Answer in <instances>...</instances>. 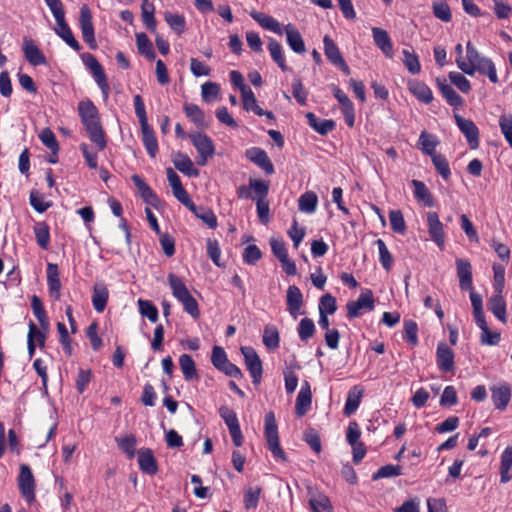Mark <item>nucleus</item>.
Wrapping results in <instances>:
<instances>
[{
	"label": "nucleus",
	"mask_w": 512,
	"mask_h": 512,
	"mask_svg": "<svg viewBox=\"0 0 512 512\" xmlns=\"http://www.w3.org/2000/svg\"><path fill=\"white\" fill-rule=\"evenodd\" d=\"M457 67L465 74L473 76L476 72L486 75L492 83H498L496 68L491 59L481 56L469 41L466 44V59L458 57Z\"/></svg>",
	"instance_id": "nucleus-1"
},
{
	"label": "nucleus",
	"mask_w": 512,
	"mask_h": 512,
	"mask_svg": "<svg viewBox=\"0 0 512 512\" xmlns=\"http://www.w3.org/2000/svg\"><path fill=\"white\" fill-rule=\"evenodd\" d=\"M77 109L89 139L98 147L99 150H104L106 148L107 141L97 107L90 99H86L78 103Z\"/></svg>",
	"instance_id": "nucleus-2"
},
{
	"label": "nucleus",
	"mask_w": 512,
	"mask_h": 512,
	"mask_svg": "<svg viewBox=\"0 0 512 512\" xmlns=\"http://www.w3.org/2000/svg\"><path fill=\"white\" fill-rule=\"evenodd\" d=\"M264 436L268 449L271 451L274 458L286 461V454L282 450L279 442L278 426L276 423L275 414L272 411L265 415Z\"/></svg>",
	"instance_id": "nucleus-3"
},
{
	"label": "nucleus",
	"mask_w": 512,
	"mask_h": 512,
	"mask_svg": "<svg viewBox=\"0 0 512 512\" xmlns=\"http://www.w3.org/2000/svg\"><path fill=\"white\" fill-rule=\"evenodd\" d=\"M81 59L85 67L91 72L95 82L101 90L104 100H107L110 94V87L103 67L91 53L85 52L81 54Z\"/></svg>",
	"instance_id": "nucleus-4"
},
{
	"label": "nucleus",
	"mask_w": 512,
	"mask_h": 512,
	"mask_svg": "<svg viewBox=\"0 0 512 512\" xmlns=\"http://www.w3.org/2000/svg\"><path fill=\"white\" fill-rule=\"evenodd\" d=\"M193 146L199 154L197 163L199 165H205L209 158H212L215 154V146L212 139L201 132L188 134Z\"/></svg>",
	"instance_id": "nucleus-5"
},
{
	"label": "nucleus",
	"mask_w": 512,
	"mask_h": 512,
	"mask_svg": "<svg viewBox=\"0 0 512 512\" xmlns=\"http://www.w3.org/2000/svg\"><path fill=\"white\" fill-rule=\"evenodd\" d=\"M211 362L213 366L227 376L234 378H242L241 370L233 363H231L225 350L220 346H214L212 349Z\"/></svg>",
	"instance_id": "nucleus-6"
},
{
	"label": "nucleus",
	"mask_w": 512,
	"mask_h": 512,
	"mask_svg": "<svg viewBox=\"0 0 512 512\" xmlns=\"http://www.w3.org/2000/svg\"><path fill=\"white\" fill-rule=\"evenodd\" d=\"M347 318L354 319L360 317L363 311H372L374 309V297L370 289H364L356 301H349L346 305Z\"/></svg>",
	"instance_id": "nucleus-7"
},
{
	"label": "nucleus",
	"mask_w": 512,
	"mask_h": 512,
	"mask_svg": "<svg viewBox=\"0 0 512 512\" xmlns=\"http://www.w3.org/2000/svg\"><path fill=\"white\" fill-rule=\"evenodd\" d=\"M79 27L84 42L89 46L90 49L95 50L98 45L95 39L92 13L86 4L82 5L80 8Z\"/></svg>",
	"instance_id": "nucleus-8"
},
{
	"label": "nucleus",
	"mask_w": 512,
	"mask_h": 512,
	"mask_svg": "<svg viewBox=\"0 0 512 512\" xmlns=\"http://www.w3.org/2000/svg\"><path fill=\"white\" fill-rule=\"evenodd\" d=\"M241 353L253 384L258 385L261 382L263 374L261 359L252 347H241Z\"/></svg>",
	"instance_id": "nucleus-9"
},
{
	"label": "nucleus",
	"mask_w": 512,
	"mask_h": 512,
	"mask_svg": "<svg viewBox=\"0 0 512 512\" xmlns=\"http://www.w3.org/2000/svg\"><path fill=\"white\" fill-rule=\"evenodd\" d=\"M18 487L29 504L35 500V479L31 468L26 464L20 466Z\"/></svg>",
	"instance_id": "nucleus-10"
},
{
	"label": "nucleus",
	"mask_w": 512,
	"mask_h": 512,
	"mask_svg": "<svg viewBox=\"0 0 512 512\" xmlns=\"http://www.w3.org/2000/svg\"><path fill=\"white\" fill-rule=\"evenodd\" d=\"M455 122L465 136L471 149L479 147V129L472 120L466 119L458 114L455 115Z\"/></svg>",
	"instance_id": "nucleus-11"
},
{
	"label": "nucleus",
	"mask_w": 512,
	"mask_h": 512,
	"mask_svg": "<svg viewBox=\"0 0 512 512\" xmlns=\"http://www.w3.org/2000/svg\"><path fill=\"white\" fill-rule=\"evenodd\" d=\"M427 227L431 239L437 244L439 248L442 249L445 242V232L443 224L436 212L429 211L427 213Z\"/></svg>",
	"instance_id": "nucleus-12"
},
{
	"label": "nucleus",
	"mask_w": 512,
	"mask_h": 512,
	"mask_svg": "<svg viewBox=\"0 0 512 512\" xmlns=\"http://www.w3.org/2000/svg\"><path fill=\"white\" fill-rule=\"evenodd\" d=\"M245 156L248 160L263 169L266 174L271 175L274 173V166L263 149L259 147L249 148L246 150Z\"/></svg>",
	"instance_id": "nucleus-13"
},
{
	"label": "nucleus",
	"mask_w": 512,
	"mask_h": 512,
	"mask_svg": "<svg viewBox=\"0 0 512 512\" xmlns=\"http://www.w3.org/2000/svg\"><path fill=\"white\" fill-rule=\"evenodd\" d=\"M139 469L148 475H155L158 472V464L153 451L150 448H141L137 451Z\"/></svg>",
	"instance_id": "nucleus-14"
},
{
	"label": "nucleus",
	"mask_w": 512,
	"mask_h": 512,
	"mask_svg": "<svg viewBox=\"0 0 512 512\" xmlns=\"http://www.w3.org/2000/svg\"><path fill=\"white\" fill-rule=\"evenodd\" d=\"M286 304L289 314L296 319L300 315V310L303 306V294L297 286L291 285L288 287Z\"/></svg>",
	"instance_id": "nucleus-15"
},
{
	"label": "nucleus",
	"mask_w": 512,
	"mask_h": 512,
	"mask_svg": "<svg viewBox=\"0 0 512 512\" xmlns=\"http://www.w3.org/2000/svg\"><path fill=\"white\" fill-rule=\"evenodd\" d=\"M436 363L441 372L447 373L454 369V353L447 344H438L436 350Z\"/></svg>",
	"instance_id": "nucleus-16"
},
{
	"label": "nucleus",
	"mask_w": 512,
	"mask_h": 512,
	"mask_svg": "<svg viewBox=\"0 0 512 512\" xmlns=\"http://www.w3.org/2000/svg\"><path fill=\"white\" fill-rule=\"evenodd\" d=\"M26 60L33 66L46 65L47 60L43 52L33 40L25 38L22 47Z\"/></svg>",
	"instance_id": "nucleus-17"
},
{
	"label": "nucleus",
	"mask_w": 512,
	"mask_h": 512,
	"mask_svg": "<svg viewBox=\"0 0 512 512\" xmlns=\"http://www.w3.org/2000/svg\"><path fill=\"white\" fill-rule=\"evenodd\" d=\"M372 37L375 45L383 52L386 57L392 58L394 56L393 43L386 30L379 27H374L372 28Z\"/></svg>",
	"instance_id": "nucleus-18"
},
{
	"label": "nucleus",
	"mask_w": 512,
	"mask_h": 512,
	"mask_svg": "<svg viewBox=\"0 0 512 512\" xmlns=\"http://www.w3.org/2000/svg\"><path fill=\"white\" fill-rule=\"evenodd\" d=\"M47 285L51 297L59 300L61 297V281L59 277L58 266L54 263L47 264Z\"/></svg>",
	"instance_id": "nucleus-19"
},
{
	"label": "nucleus",
	"mask_w": 512,
	"mask_h": 512,
	"mask_svg": "<svg viewBox=\"0 0 512 512\" xmlns=\"http://www.w3.org/2000/svg\"><path fill=\"white\" fill-rule=\"evenodd\" d=\"M311 389L307 381H305L296 398L295 413L297 416H304L311 408Z\"/></svg>",
	"instance_id": "nucleus-20"
},
{
	"label": "nucleus",
	"mask_w": 512,
	"mask_h": 512,
	"mask_svg": "<svg viewBox=\"0 0 512 512\" xmlns=\"http://www.w3.org/2000/svg\"><path fill=\"white\" fill-rule=\"evenodd\" d=\"M408 90L419 101L429 104L433 101V93L431 89L422 81L411 79L407 83Z\"/></svg>",
	"instance_id": "nucleus-21"
},
{
	"label": "nucleus",
	"mask_w": 512,
	"mask_h": 512,
	"mask_svg": "<svg viewBox=\"0 0 512 512\" xmlns=\"http://www.w3.org/2000/svg\"><path fill=\"white\" fill-rule=\"evenodd\" d=\"M457 276L459 278V286L462 290H472V267L468 260H456Z\"/></svg>",
	"instance_id": "nucleus-22"
},
{
	"label": "nucleus",
	"mask_w": 512,
	"mask_h": 512,
	"mask_svg": "<svg viewBox=\"0 0 512 512\" xmlns=\"http://www.w3.org/2000/svg\"><path fill=\"white\" fill-rule=\"evenodd\" d=\"M250 16L264 29L282 35L284 28L282 25L272 16L266 15L262 12L253 10L250 12Z\"/></svg>",
	"instance_id": "nucleus-23"
},
{
	"label": "nucleus",
	"mask_w": 512,
	"mask_h": 512,
	"mask_svg": "<svg viewBox=\"0 0 512 512\" xmlns=\"http://www.w3.org/2000/svg\"><path fill=\"white\" fill-rule=\"evenodd\" d=\"M308 125L320 135H327L336 127V123L332 119H320L314 113L308 112L305 115Z\"/></svg>",
	"instance_id": "nucleus-24"
},
{
	"label": "nucleus",
	"mask_w": 512,
	"mask_h": 512,
	"mask_svg": "<svg viewBox=\"0 0 512 512\" xmlns=\"http://www.w3.org/2000/svg\"><path fill=\"white\" fill-rule=\"evenodd\" d=\"M109 298V291L105 283L97 282L93 287L92 305L96 312L105 310Z\"/></svg>",
	"instance_id": "nucleus-25"
},
{
	"label": "nucleus",
	"mask_w": 512,
	"mask_h": 512,
	"mask_svg": "<svg viewBox=\"0 0 512 512\" xmlns=\"http://www.w3.org/2000/svg\"><path fill=\"white\" fill-rule=\"evenodd\" d=\"M286 34V41L289 47L298 54L305 52V43L300 32L292 24H287L284 27Z\"/></svg>",
	"instance_id": "nucleus-26"
},
{
	"label": "nucleus",
	"mask_w": 512,
	"mask_h": 512,
	"mask_svg": "<svg viewBox=\"0 0 512 512\" xmlns=\"http://www.w3.org/2000/svg\"><path fill=\"white\" fill-rule=\"evenodd\" d=\"M57 27L55 33L73 50L80 51L81 45L75 39L70 27L68 26L65 18L56 21Z\"/></svg>",
	"instance_id": "nucleus-27"
},
{
	"label": "nucleus",
	"mask_w": 512,
	"mask_h": 512,
	"mask_svg": "<svg viewBox=\"0 0 512 512\" xmlns=\"http://www.w3.org/2000/svg\"><path fill=\"white\" fill-rule=\"evenodd\" d=\"M437 85L447 103L453 107H460L464 101L462 97L449 85L444 78H437Z\"/></svg>",
	"instance_id": "nucleus-28"
},
{
	"label": "nucleus",
	"mask_w": 512,
	"mask_h": 512,
	"mask_svg": "<svg viewBox=\"0 0 512 512\" xmlns=\"http://www.w3.org/2000/svg\"><path fill=\"white\" fill-rule=\"evenodd\" d=\"M492 401L494 406L499 410H504L511 399V389L508 385H500L491 389Z\"/></svg>",
	"instance_id": "nucleus-29"
},
{
	"label": "nucleus",
	"mask_w": 512,
	"mask_h": 512,
	"mask_svg": "<svg viewBox=\"0 0 512 512\" xmlns=\"http://www.w3.org/2000/svg\"><path fill=\"white\" fill-rule=\"evenodd\" d=\"M186 117L192 121L197 127L206 128L208 122L206 121L204 111L196 104L185 103L183 106Z\"/></svg>",
	"instance_id": "nucleus-30"
},
{
	"label": "nucleus",
	"mask_w": 512,
	"mask_h": 512,
	"mask_svg": "<svg viewBox=\"0 0 512 512\" xmlns=\"http://www.w3.org/2000/svg\"><path fill=\"white\" fill-rule=\"evenodd\" d=\"M489 310L494 316L503 323L507 321L506 315V302L502 296V293H496L491 296L488 302Z\"/></svg>",
	"instance_id": "nucleus-31"
},
{
	"label": "nucleus",
	"mask_w": 512,
	"mask_h": 512,
	"mask_svg": "<svg viewBox=\"0 0 512 512\" xmlns=\"http://www.w3.org/2000/svg\"><path fill=\"white\" fill-rule=\"evenodd\" d=\"M362 396L363 389L359 386H354L352 389H350L343 410L346 416L352 415L358 409Z\"/></svg>",
	"instance_id": "nucleus-32"
},
{
	"label": "nucleus",
	"mask_w": 512,
	"mask_h": 512,
	"mask_svg": "<svg viewBox=\"0 0 512 512\" xmlns=\"http://www.w3.org/2000/svg\"><path fill=\"white\" fill-rule=\"evenodd\" d=\"M115 442L117 443L118 448L127 456V458L132 459L137 454V439L135 435L127 434L123 437H116Z\"/></svg>",
	"instance_id": "nucleus-33"
},
{
	"label": "nucleus",
	"mask_w": 512,
	"mask_h": 512,
	"mask_svg": "<svg viewBox=\"0 0 512 512\" xmlns=\"http://www.w3.org/2000/svg\"><path fill=\"white\" fill-rule=\"evenodd\" d=\"M173 163L177 170L189 177H197L199 175V170L195 168L192 160L185 154H178Z\"/></svg>",
	"instance_id": "nucleus-34"
},
{
	"label": "nucleus",
	"mask_w": 512,
	"mask_h": 512,
	"mask_svg": "<svg viewBox=\"0 0 512 512\" xmlns=\"http://www.w3.org/2000/svg\"><path fill=\"white\" fill-rule=\"evenodd\" d=\"M155 7L149 0L142 1L141 16L145 27L152 33L156 32L157 22L154 17Z\"/></svg>",
	"instance_id": "nucleus-35"
},
{
	"label": "nucleus",
	"mask_w": 512,
	"mask_h": 512,
	"mask_svg": "<svg viewBox=\"0 0 512 512\" xmlns=\"http://www.w3.org/2000/svg\"><path fill=\"white\" fill-rule=\"evenodd\" d=\"M179 366L186 381L198 379L196 365L190 355L182 354L179 357Z\"/></svg>",
	"instance_id": "nucleus-36"
},
{
	"label": "nucleus",
	"mask_w": 512,
	"mask_h": 512,
	"mask_svg": "<svg viewBox=\"0 0 512 512\" xmlns=\"http://www.w3.org/2000/svg\"><path fill=\"white\" fill-rule=\"evenodd\" d=\"M143 144L150 157L154 158L158 153V141L149 124L141 126Z\"/></svg>",
	"instance_id": "nucleus-37"
},
{
	"label": "nucleus",
	"mask_w": 512,
	"mask_h": 512,
	"mask_svg": "<svg viewBox=\"0 0 512 512\" xmlns=\"http://www.w3.org/2000/svg\"><path fill=\"white\" fill-rule=\"evenodd\" d=\"M318 197L312 191L303 193L298 200V207L301 212L312 214L316 211Z\"/></svg>",
	"instance_id": "nucleus-38"
},
{
	"label": "nucleus",
	"mask_w": 512,
	"mask_h": 512,
	"mask_svg": "<svg viewBox=\"0 0 512 512\" xmlns=\"http://www.w3.org/2000/svg\"><path fill=\"white\" fill-rule=\"evenodd\" d=\"M263 344L268 350H276L280 345L279 331L274 325H267L263 332Z\"/></svg>",
	"instance_id": "nucleus-39"
},
{
	"label": "nucleus",
	"mask_w": 512,
	"mask_h": 512,
	"mask_svg": "<svg viewBox=\"0 0 512 512\" xmlns=\"http://www.w3.org/2000/svg\"><path fill=\"white\" fill-rule=\"evenodd\" d=\"M411 184L414 187V196L422 201L425 206H433V196L425 183L420 180H412Z\"/></svg>",
	"instance_id": "nucleus-40"
},
{
	"label": "nucleus",
	"mask_w": 512,
	"mask_h": 512,
	"mask_svg": "<svg viewBox=\"0 0 512 512\" xmlns=\"http://www.w3.org/2000/svg\"><path fill=\"white\" fill-rule=\"evenodd\" d=\"M251 192L253 195L252 200L255 202L267 199L269 192V182L260 179L250 178Z\"/></svg>",
	"instance_id": "nucleus-41"
},
{
	"label": "nucleus",
	"mask_w": 512,
	"mask_h": 512,
	"mask_svg": "<svg viewBox=\"0 0 512 512\" xmlns=\"http://www.w3.org/2000/svg\"><path fill=\"white\" fill-rule=\"evenodd\" d=\"M31 307H32L34 316L39 321L40 327L43 330H48L49 329V320H48L46 311L44 309V306L38 296H36V295L32 296Z\"/></svg>",
	"instance_id": "nucleus-42"
},
{
	"label": "nucleus",
	"mask_w": 512,
	"mask_h": 512,
	"mask_svg": "<svg viewBox=\"0 0 512 512\" xmlns=\"http://www.w3.org/2000/svg\"><path fill=\"white\" fill-rule=\"evenodd\" d=\"M323 44L325 56L333 65L336 66L339 62L343 60L339 48L328 35L324 36Z\"/></svg>",
	"instance_id": "nucleus-43"
},
{
	"label": "nucleus",
	"mask_w": 512,
	"mask_h": 512,
	"mask_svg": "<svg viewBox=\"0 0 512 512\" xmlns=\"http://www.w3.org/2000/svg\"><path fill=\"white\" fill-rule=\"evenodd\" d=\"M268 50L273 61L281 68L282 71H287L288 67L285 62L282 46L275 39L270 38L268 42Z\"/></svg>",
	"instance_id": "nucleus-44"
},
{
	"label": "nucleus",
	"mask_w": 512,
	"mask_h": 512,
	"mask_svg": "<svg viewBox=\"0 0 512 512\" xmlns=\"http://www.w3.org/2000/svg\"><path fill=\"white\" fill-rule=\"evenodd\" d=\"M33 231L37 244L46 250L50 243V230L47 223L37 222L33 227Z\"/></svg>",
	"instance_id": "nucleus-45"
},
{
	"label": "nucleus",
	"mask_w": 512,
	"mask_h": 512,
	"mask_svg": "<svg viewBox=\"0 0 512 512\" xmlns=\"http://www.w3.org/2000/svg\"><path fill=\"white\" fill-rule=\"evenodd\" d=\"M136 44L140 54L144 55L149 60H154L156 53L153 45L145 33L136 34Z\"/></svg>",
	"instance_id": "nucleus-46"
},
{
	"label": "nucleus",
	"mask_w": 512,
	"mask_h": 512,
	"mask_svg": "<svg viewBox=\"0 0 512 512\" xmlns=\"http://www.w3.org/2000/svg\"><path fill=\"white\" fill-rule=\"evenodd\" d=\"M418 143L420 145V149L424 154H427L430 157H432V155L437 154L435 152V149L439 142L436 136L423 131L419 136Z\"/></svg>",
	"instance_id": "nucleus-47"
},
{
	"label": "nucleus",
	"mask_w": 512,
	"mask_h": 512,
	"mask_svg": "<svg viewBox=\"0 0 512 512\" xmlns=\"http://www.w3.org/2000/svg\"><path fill=\"white\" fill-rule=\"evenodd\" d=\"M165 21L169 25V27L178 35H181L186 30V20L183 15L173 14L170 12H165L164 14Z\"/></svg>",
	"instance_id": "nucleus-48"
},
{
	"label": "nucleus",
	"mask_w": 512,
	"mask_h": 512,
	"mask_svg": "<svg viewBox=\"0 0 512 512\" xmlns=\"http://www.w3.org/2000/svg\"><path fill=\"white\" fill-rule=\"evenodd\" d=\"M137 303L139 313L143 317H146L152 323H156L158 321V309L150 300L139 299Z\"/></svg>",
	"instance_id": "nucleus-49"
},
{
	"label": "nucleus",
	"mask_w": 512,
	"mask_h": 512,
	"mask_svg": "<svg viewBox=\"0 0 512 512\" xmlns=\"http://www.w3.org/2000/svg\"><path fill=\"white\" fill-rule=\"evenodd\" d=\"M190 211L194 213L197 218L202 220L209 228L215 229L217 227V217L211 209L205 207H197L195 205V209Z\"/></svg>",
	"instance_id": "nucleus-50"
},
{
	"label": "nucleus",
	"mask_w": 512,
	"mask_h": 512,
	"mask_svg": "<svg viewBox=\"0 0 512 512\" xmlns=\"http://www.w3.org/2000/svg\"><path fill=\"white\" fill-rule=\"evenodd\" d=\"M167 278L172 294L177 300L189 293V290L180 277L173 273H169Z\"/></svg>",
	"instance_id": "nucleus-51"
},
{
	"label": "nucleus",
	"mask_w": 512,
	"mask_h": 512,
	"mask_svg": "<svg viewBox=\"0 0 512 512\" xmlns=\"http://www.w3.org/2000/svg\"><path fill=\"white\" fill-rule=\"evenodd\" d=\"M402 54L403 64L405 65L407 70L413 75L420 73L421 65L418 56L413 51H410L408 49H404L402 51Z\"/></svg>",
	"instance_id": "nucleus-52"
},
{
	"label": "nucleus",
	"mask_w": 512,
	"mask_h": 512,
	"mask_svg": "<svg viewBox=\"0 0 512 512\" xmlns=\"http://www.w3.org/2000/svg\"><path fill=\"white\" fill-rule=\"evenodd\" d=\"M178 301L183 305L184 311L187 312L193 319H198L200 317L198 302L190 294V292L179 298Z\"/></svg>",
	"instance_id": "nucleus-53"
},
{
	"label": "nucleus",
	"mask_w": 512,
	"mask_h": 512,
	"mask_svg": "<svg viewBox=\"0 0 512 512\" xmlns=\"http://www.w3.org/2000/svg\"><path fill=\"white\" fill-rule=\"evenodd\" d=\"M243 108L246 111H253L258 116H263L264 110L258 105L257 99L252 90L243 91Z\"/></svg>",
	"instance_id": "nucleus-54"
},
{
	"label": "nucleus",
	"mask_w": 512,
	"mask_h": 512,
	"mask_svg": "<svg viewBox=\"0 0 512 512\" xmlns=\"http://www.w3.org/2000/svg\"><path fill=\"white\" fill-rule=\"evenodd\" d=\"M375 244L379 251V261L386 271H390L393 265V257L382 239H377Z\"/></svg>",
	"instance_id": "nucleus-55"
},
{
	"label": "nucleus",
	"mask_w": 512,
	"mask_h": 512,
	"mask_svg": "<svg viewBox=\"0 0 512 512\" xmlns=\"http://www.w3.org/2000/svg\"><path fill=\"white\" fill-rule=\"evenodd\" d=\"M316 328L312 319L303 318L300 320L297 332L301 341H307L315 334Z\"/></svg>",
	"instance_id": "nucleus-56"
},
{
	"label": "nucleus",
	"mask_w": 512,
	"mask_h": 512,
	"mask_svg": "<svg viewBox=\"0 0 512 512\" xmlns=\"http://www.w3.org/2000/svg\"><path fill=\"white\" fill-rule=\"evenodd\" d=\"M310 508L312 511H327L333 510L332 504L329 498L322 493H318L309 500Z\"/></svg>",
	"instance_id": "nucleus-57"
},
{
	"label": "nucleus",
	"mask_w": 512,
	"mask_h": 512,
	"mask_svg": "<svg viewBox=\"0 0 512 512\" xmlns=\"http://www.w3.org/2000/svg\"><path fill=\"white\" fill-rule=\"evenodd\" d=\"M319 314L323 313L324 315H332L337 310L336 299L329 293L324 294L320 300L318 305Z\"/></svg>",
	"instance_id": "nucleus-58"
},
{
	"label": "nucleus",
	"mask_w": 512,
	"mask_h": 512,
	"mask_svg": "<svg viewBox=\"0 0 512 512\" xmlns=\"http://www.w3.org/2000/svg\"><path fill=\"white\" fill-rule=\"evenodd\" d=\"M431 160L435 169L443 177V179H449L451 175V170L446 157L442 154L437 153L435 155H432Z\"/></svg>",
	"instance_id": "nucleus-59"
},
{
	"label": "nucleus",
	"mask_w": 512,
	"mask_h": 512,
	"mask_svg": "<svg viewBox=\"0 0 512 512\" xmlns=\"http://www.w3.org/2000/svg\"><path fill=\"white\" fill-rule=\"evenodd\" d=\"M261 494V488L256 487H248L244 491V506L247 510L255 509L259 502V497Z\"/></svg>",
	"instance_id": "nucleus-60"
},
{
	"label": "nucleus",
	"mask_w": 512,
	"mask_h": 512,
	"mask_svg": "<svg viewBox=\"0 0 512 512\" xmlns=\"http://www.w3.org/2000/svg\"><path fill=\"white\" fill-rule=\"evenodd\" d=\"M493 288L496 293H503L505 286V268L501 264H493Z\"/></svg>",
	"instance_id": "nucleus-61"
},
{
	"label": "nucleus",
	"mask_w": 512,
	"mask_h": 512,
	"mask_svg": "<svg viewBox=\"0 0 512 512\" xmlns=\"http://www.w3.org/2000/svg\"><path fill=\"white\" fill-rule=\"evenodd\" d=\"M389 221L391 228L394 232L404 234L406 231V224L403 214L400 210H392L389 213Z\"/></svg>",
	"instance_id": "nucleus-62"
},
{
	"label": "nucleus",
	"mask_w": 512,
	"mask_h": 512,
	"mask_svg": "<svg viewBox=\"0 0 512 512\" xmlns=\"http://www.w3.org/2000/svg\"><path fill=\"white\" fill-rule=\"evenodd\" d=\"M433 14L436 18L443 22H449L452 18L449 5L445 1L433 3Z\"/></svg>",
	"instance_id": "nucleus-63"
},
{
	"label": "nucleus",
	"mask_w": 512,
	"mask_h": 512,
	"mask_svg": "<svg viewBox=\"0 0 512 512\" xmlns=\"http://www.w3.org/2000/svg\"><path fill=\"white\" fill-rule=\"evenodd\" d=\"M500 130L506 141L512 147V115L503 114L499 118Z\"/></svg>",
	"instance_id": "nucleus-64"
}]
</instances>
